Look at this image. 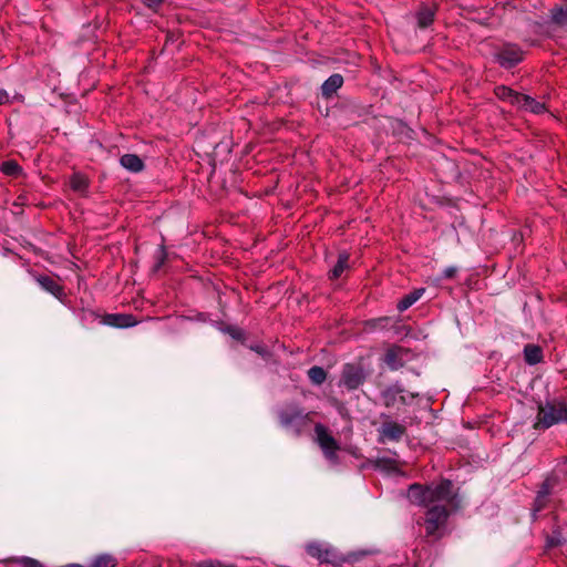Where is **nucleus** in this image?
<instances>
[{
  "mask_svg": "<svg viewBox=\"0 0 567 567\" xmlns=\"http://www.w3.org/2000/svg\"><path fill=\"white\" fill-rule=\"evenodd\" d=\"M381 416L385 417L386 421H384L379 429V441L384 442L385 440H389L399 442L405 435L406 427L401 423L390 420V416L384 413H382Z\"/></svg>",
  "mask_w": 567,
  "mask_h": 567,
  "instance_id": "11",
  "label": "nucleus"
},
{
  "mask_svg": "<svg viewBox=\"0 0 567 567\" xmlns=\"http://www.w3.org/2000/svg\"><path fill=\"white\" fill-rule=\"evenodd\" d=\"M417 25L425 29L434 21L435 9L429 6H422L416 12Z\"/></svg>",
  "mask_w": 567,
  "mask_h": 567,
  "instance_id": "24",
  "label": "nucleus"
},
{
  "mask_svg": "<svg viewBox=\"0 0 567 567\" xmlns=\"http://www.w3.org/2000/svg\"><path fill=\"white\" fill-rule=\"evenodd\" d=\"M10 563L18 567H44V565L38 559L27 556L11 558Z\"/></svg>",
  "mask_w": 567,
  "mask_h": 567,
  "instance_id": "29",
  "label": "nucleus"
},
{
  "mask_svg": "<svg viewBox=\"0 0 567 567\" xmlns=\"http://www.w3.org/2000/svg\"><path fill=\"white\" fill-rule=\"evenodd\" d=\"M457 274V268L452 266V267H447L444 271H443V278L444 279H452L456 276Z\"/></svg>",
  "mask_w": 567,
  "mask_h": 567,
  "instance_id": "34",
  "label": "nucleus"
},
{
  "mask_svg": "<svg viewBox=\"0 0 567 567\" xmlns=\"http://www.w3.org/2000/svg\"><path fill=\"white\" fill-rule=\"evenodd\" d=\"M495 62L504 69H513L524 60V51L516 43H504L495 53Z\"/></svg>",
  "mask_w": 567,
  "mask_h": 567,
  "instance_id": "9",
  "label": "nucleus"
},
{
  "mask_svg": "<svg viewBox=\"0 0 567 567\" xmlns=\"http://www.w3.org/2000/svg\"><path fill=\"white\" fill-rule=\"evenodd\" d=\"M307 374L311 383L315 385H321L327 379V371L319 365L311 367Z\"/></svg>",
  "mask_w": 567,
  "mask_h": 567,
  "instance_id": "28",
  "label": "nucleus"
},
{
  "mask_svg": "<svg viewBox=\"0 0 567 567\" xmlns=\"http://www.w3.org/2000/svg\"><path fill=\"white\" fill-rule=\"evenodd\" d=\"M0 171L10 177H19L23 172L22 167L14 159L3 162L0 166Z\"/></svg>",
  "mask_w": 567,
  "mask_h": 567,
  "instance_id": "27",
  "label": "nucleus"
},
{
  "mask_svg": "<svg viewBox=\"0 0 567 567\" xmlns=\"http://www.w3.org/2000/svg\"><path fill=\"white\" fill-rule=\"evenodd\" d=\"M121 165L132 173H138L144 169V162L136 154H124L120 158Z\"/></svg>",
  "mask_w": 567,
  "mask_h": 567,
  "instance_id": "20",
  "label": "nucleus"
},
{
  "mask_svg": "<svg viewBox=\"0 0 567 567\" xmlns=\"http://www.w3.org/2000/svg\"><path fill=\"white\" fill-rule=\"evenodd\" d=\"M223 331L227 334H229L233 339L237 340V341H240V342H245L246 340V333L245 331L237 327V326H226Z\"/></svg>",
  "mask_w": 567,
  "mask_h": 567,
  "instance_id": "30",
  "label": "nucleus"
},
{
  "mask_svg": "<svg viewBox=\"0 0 567 567\" xmlns=\"http://www.w3.org/2000/svg\"><path fill=\"white\" fill-rule=\"evenodd\" d=\"M37 281L41 286V288L52 293L59 300H62L65 297L64 288L59 282V278H54L48 275H41L37 278Z\"/></svg>",
  "mask_w": 567,
  "mask_h": 567,
  "instance_id": "14",
  "label": "nucleus"
},
{
  "mask_svg": "<svg viewBox=\"0 0 567 567\" xmlns=\"http://www.w3.org/2000/svg\"><path fill=\"white\" fill-rule=\"evenodd\" d=\"M549 22L557 28H567V1L564 0L549 10Z\"/></svg>",
  "mask_w": 567,
  "mask_h": 567,
  "instance_id": "15",
  "label": "nucleus"
},
{
  "mask_svg": "<svg viewBox=\"0 0 567 567\" xmlns=\"http://www.w3.org/2000/svg\"><path fill=\"white\" fill-rule=\"evenodd\" d=\"M167 259V251L164 246H161V249L158 251L156 264L154 265V271H157L162 268V266L165 264Z\"/></svg>",
  "mask_w": 567,
  "mask_h": 567,
  "instance_id": "33",
  "label": "nucleus"
},
{
  "mask_svg": "<svg viewBox=\"0 0 567 567\" xmlns=\"http://www.w3.org/2000/svg\"><path fill=\"white\" fill-rule=\"evenodd\" d=\"M555 524L551 533L546 535V548H556L565 544L566 539L563 537L561 527L557 523L558 516L554 515Z\"/></svg>",
  "mask_w": 567,
  "mask_h": 567,
  "instance_id": "17",
  "label": "nucleus"
},
{
  "mask_svg": "<svg viewBox=\"0 0 567 567\" xmlns=\"http://www.w3.org/2000/svg\"><path fill=\"white\" fill-rule=\"evenodd\" d=\"M370 372L362 361L346 363L341 371L340 385L348 391H354L367 381Z\"/></svg>",
  "mask_w": 567,
  "mask_h": 567,
  "instance_id": "5",
  "label": "nucleus"
},
{
  "mask_svg": "<svg viewBox=\"0 0 567 567\" xmlns=\"http://www.w3.org/2000/svg\"><path fill=\"white\" fill-rule=\"evenodd\" d=\"M343 76L339 73L330 75L321 85L322 97L329 100L342 86Z\"/></svg>",
  "mask_w": 567,
  "mask_h": 567,
  "instance_id": "16",
  "label": "nucleus"
},
{
  "mask_svg": "<svg viewBox=\"0 0 567 567\" xmlns=\"http://www.w3.org/2000/svg\"><path fill=\"white\" fill-rule=\"evenodd\" d=\"M559 423H567V402L554 399L538 405L535 430H546Z\"/></svg>",
  "mask_w": 567,
  "mask_h": 567,
  "instance_id": "3",
  "label": "nucleus"
},
{
  "mask_svg": "<svg viewBox=\"0 0 567 567\" xmlns=\"http://www.w3.org/2000/svg\"><path fill=\"white\" fill-rule=\"evenodd\" d=\"M9 102V94L6 90L0 89V105L7 104Z\"/></svg>",
  "mask_w": 567,
  "mask_h": 567,
  "instance_id": "36",
  "label": "nucleus"
},
{
  "mask_svg": "<svg viewBox=\"0 0 567 567\" xmlns=\"http://www.w3.org/2000/svg\"><path fill=\"white\" fill-rule=\"evenodd\" d=\"M419 393L410 392L405 395V389L400 383H393L383 389L380 393L383 405L386 409H394L398 403L402 405L409 404L408 398L415 399Z\"/></svg>",
  "mask_w": 567,
  "mask_h": 567,
  "instance_id": "10",
  "label": "nucleus"
},
{
  "mask_svg": "<svg viewBox=\"0 0 567 567\" xmlns=\"http://www.w3.org/2000/svg\"><path fill=\"white\" fill-rule=\"evenodd\" d=\"M142 1L146 7L153 9V10H156L164 2V0H142Z\"/></svg>",
  "mask_w": 567,
  "mask_h": 567,
  "instance_id": "35",
  "label": "nucleus"
},
{
  "mask_svg": "<svg viewBox=\"0 0 567 567\" xmlns=\"http://www.w3.org/2000/svg\"><path fill=\"white\" fill-rule=\"evenodd\" d=\"M517 106L534 114H542L547 111L545 103L536 101L534 97L523 93Z\"/></svg>",
  "mask_w": 567,
  "mask_h": 567,
  "instance_id": "18",
  "label": "nucleus"
},
{
  "mask_svg": "<svg viewBox=\"0 0 567 567\" xmlns=\"http://www.w3.org/2000/svg\"><path fill=\"white\" fill-rule=\"evenodd\" d=\"M101 322L106 326L115 328H130L134 327L137 321L133 315L130 313H110L104 315Z\"/></svg>",
  "mask_w": 567,
  "mask_h": 567,
  "instance_id": "13",
  "label": "nucleus"
},
{
  "mask_svg": "<svg viewBox=\"0 0 567 567\" xmlns=\"http://www.w3.org/2000/svg\"><path fill=\"white\" fill-rule=\"evenodd\" d=\"M425 292V288H417L406 293L396 305L400 312L408 310L412 307Z\"/></svg>",
  "mask_w": 567,
  "mask_h": 567,
  "instance_id": "22",
  "label": "nucleus"
},
{
  "mask_svg": "<svg viewBox=\"0 0 567 567\" xmlns=\"http://www.w3.org/2000/svg\"><path fill=\"white\" fill-rule=\"evenodd\" d=\"M408 499L421 507L445 505L457 511L461 507L460 488L449 478H441L430 484L413 483L406 493Z\"/></svg>",
  "mask_w": 567,
  "mask_h": 567,
  "instance_id": "1",
  "label": "nucleus"
},
{
  "mask_svg": "<svg viewBox=\"0 0 567 567\" xmlns=\"http://www.w3.org/2000/svg\"><path fill=\"white\" fill-rule=\"evenodd\" d=\"M415 353L405 347L392 344L390 346L384 355L383 362L392 371H396L405 367L406 363L415 359Z\"/></svg>",
  "mask_w": 567,
  "mask_h": 567,
  "instance_id": "8",
  "label": "nucleus"
},
{
  "mask_svg": "<svg viewBox=\"0 0 567 567\" xmlns=\"http://www.w3.org/2000/svg\"><path fill=\"white\" fill-rule=\"evenodd\" d=\"M116 559L110 554H102L96 556L87 567H115ZM61 567H84L80 564H69Z\"/></svg>",
  "mask_w": 567,
  "mask_h": 567,
  "instance_id": "23",
  "label": "nucleus"
},
{
  "mask_svg": "<svg viewBox=\"0 0 567 567\" xmlns=\"http://www.w3.org/2000/svg\"><path fill=\"white\" fill-rule=\"evenodd\" d=\"M524 359L530 365L539 363L543 360V349L536 344H526L524 348Z\"/></svg>",
  "mask_w": 567,
  "mask_h": 567,
  "instance_id": "25",
  "label": "nucleus"
},
{
  "mask_svg": "<svg viewBox=\"0 0 567 567\" xmlns=\"http://www.w3.org/2000/svg\"><path fill=\"white\" fill-rule=\"evenodd\" d=\"M315 432L317 435V443L322 450L326 458L333 464H338L339 457L337 452L340 450L338 441L329 433L328 429L321 423H317L315 425Z\"/></svg>",
  "mask_w": 567,
  "mask_h": 567,
  "instance_id": "7",
  "label": "nucleus"
},
{
  "mask_svg": "<svg viewBox=\"0 0 567 567\" xmlns=\"http://www.w3.org/2000/svg\"><path fill=\"white\" fill-rule=\"evenodd\" d=\"M100 317L94 310L81 309L80 319L82 322L94 321Z\"/></svg>",
  "mask_w": 567,
  "mask_h": 567,
  "instance_id": "32",
  "label": "nucleus"
},
{
  "mask_svg": "<svg viewBox=\"0 0 567 567\" xmlns=\"http://www.w3.org/2000/svg\"><path fill=\"white\" fill-rule=\"evenodd\" d=\"M307 554L318 559L321 564H336L337 556L330 548L322 547L319 543H310L306 547Z\"/></svg>",
  "mask_w": 567,
  "mask_h": 567,
  "instance_id": "12",
  "label": "nucleus"
},
{
  "mask_svg": "<svg viewBox=\"0 0 567 567\" xmlns=\"http://www.w3.org/2000/svg\"><path fill=\"white\" fill-rule=\"evenodd\" d=\"M495 95L505 102H509L512 105H518L522 93L512 90L508 86L499 85L495 87Z\"/></svg>",
  "mask_w": 567,
  "mask_h": 567,
  "instance_id": "21",
  "label": "nucleus"
},
{
  "mask_svg": "<svg viewBox=\"0 0 567 567\" xmlns=\"http://www.w3.org/2000/svg\"><path fill=\"white\" fill-rule=\"evenodd\" d=\"M350 255L347 251H342L338 255V260L333 268L328 272L330 280H337L341 277L346 269L349 268Z\"/></svg>",
  "mask_w": 567,
  "mask_h": 567,
  "instance_id": "19",
  "label": "nucleus"
},
{
  "mask_svg": "<svg viewBox=\"0 0 567 567\" xmlns=\"http://www.w3.org/2000/svg\"><path fill=\"white\" fill-rule=\"evenodd\" d=\"M313 412H306L297 403H289L277 413L282 427L292 431L295 436H301L312 422Z\"/></svg>",
  "mask_w": 567,
  "mask_h": 567,
  "instance_id": "2",
  "label": "nucleus"
},
{
  "mask_svg": "<svg viewBox=\"0 0 567 567\" xmlns=\"http://www.w3.org/2000/svg\"><path fill=\"white\" fill-rule=\"evenodd\" d=\"M195 567H236L235 565H226L219 560H213V559H206L203 561H199L195 565Z\"/></svg>",
  "mask_w": 567,
  "mask_h": 567,
  "instance_id": "31",
  "label": "nucleus"
},
{
  "mask_svg": "<svg viewBox=\"0 0 567 567\" xmlns=\"http://www.w3.org/2000/svg\"><path fill=\"white\" fill-rule=\"evenodd\" d=\"M426 508L424 514L425 537L429 542L440 540L445 534L451 511L445 505H433Z\"/></svg>",
  "mask_w": 567,
  "mask_h": 567,
  "instance_id": "4",
  "label": "nucleus"
},
{
  "mask_svg": "<svg viewBox=\"0 0 567 567\" xmlns=\"http://www.w3.org/2000/svg\"><path fill=\"white\" fill-rule=\"evenodd\" d=\"M559 483V476L556 473H550L539 484L532 506V512L535 517L537 513L544 511L548 506L549 497Z\"/></svg>",
  "mask_w": 567,
  "mask_h": 567,
  "instance_id": "6",
  "label": "nucleus"
},
{
  "mask_svg": "<svg viewBox=\"0 0 567 567\" xmlns=\"http://www.w3.org/2000/svg\"><path fill=\"white\" fill-rule=\"evenodd\" d=\"M70 187L72 190L83 194L89 187V179L80 173H74L70 178Z\"/></svg>",
  "mask_w": 567,
  "mask_h": 567,
  "instance_id": "26",
  "label": "nucleus"
},
{
  "mask_svg": "<svg viewBox=\"0 0 567 567\" xmlns=\"http://www.w3.org/2000/svg\"><path fill=\"white\" fill-rule=\"evenodd\" d=\"M250 349L254 350L255 352H257L260 355L267 354V349L264 346L258 344V346H255V347H250Z\"/></svg>",
  "mask_w": 567,
  "mask_h": 567,
  "instance_id": "37",
  "label": "nucleus"
}]
</instances>
